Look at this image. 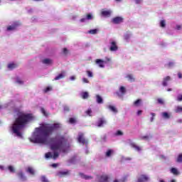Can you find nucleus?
Here are the masks:
<instances>
[{"label": "nucleus", "instance_id": "423d86ee", "mask_svg": "<svg viewBox=\"0 0 182 182\" xmlns=\"http://www.w3.org/2000/svg\"><path fill=\"white\" fill-rule=\"evenodd\" d=\"M112 14H113V11H112V9L102 10L101 11V15L104 18H110V16H112Z\"/></svg>", "mask_w": 182, "mask_h": 182}, {"label": "nucleus", "instance_id": "37998d69", "mask_svg": "<svg viewBox=\"0 0 182 182\" xmlns=\"http://www.w3.org/2000/svg\"><path fill=\"white\" fill-rule=\"evenodd\" d=\"M87 75L88 77H93V73L90 70L87 71Z\"/></svg>", "mask_w": 182, "mask_h": 182}, {"label": "nucleus", "instance_id": "58836bf2", "mask_svg": "<svg viewBox=\"0 0 182 182\" xmlns=\"http://www.w3.org/2000/svg\"><path fill=\"white\" fill-rule=\"evenodd\" d=\"M177 163H182V154H180L177 159H176Z\"/></svg>", "mask_w": 182, "mask_h": 182}, {"label": "nucleus", "instance_id": "a878e982", "mask_svg": "<svg viewBox=\"0 0 182 182\" xmlns=\"http://www.w3.org/2000/svg\"><path fill=\"white\" fill-rule=\"evenodd\" d=\"M41 62L43 65H52V60L50 58H44Z\"/></svg>", "mask_w": 182, "mask_h": 182}, {"label": "nucleus", "instance_id": "a211bd4d", "mask_svg": "<svg viewBox=\"0 0 182 182\" xmlns=\"http://www.w3.org/2000/svg\"><path fill=\"white\" fill-rule=\"evenodd\" d=\"M142 105L143 100L141 99L136 100L133 103V106H134V107H140V106H141Z\"/></svg>", "mask_w": 182, "mask_h": 182}, {"label": "nucleus", "instance_id": "f3484780", "mask_svg": "<svg viewBox=\"0 0 182 182\" xmlns=\"http://www.w3.org/2000/svg\"><path fill=\"white\" fill-rule=\"evenodd\" d=\"M99 182H109V176L107 175H102L98 178Z\"/></svg>", "mask_w": 182, "mask_h": 182}, {"label": "nucleus", "instance_id": "5fc2aeb1", "mask_svg": "<svg viewBox=\"0 0 182 182\" xmlns=\"http://www.w3.org/2000/svg\"><path fill=\"white\" fill-rule=\"evenodd\" d=\"M70 123H71V124H73V123H76V119L75 118H70Z\"/></svg>", "mask_w": 182, "mask_h": 182}, {"label": "nucleus", "instance_id": "b1692460", "mask_svg": "<svg viewBox=\"0 0 182 182\" xmlns=\"http://www.w3.org/2000/svg\"><path fill=\"white\" fill-rule=\"evenodd\" d=\"M170 173H171V174H173V176H179L180 174V171L176 168H171L170 169Z\"/></svg>", "mask_w": 182, "mask_h": 182}, {"label": "nucleus", "instance_id": "cd10ccee", "mask_svg": "<svg viewBox=\"0 0 182 182\" xmlns=\"http://www.w3.org/2000/svg\"><path fill=\"white\" fill-rule=\"evenodd\" d=\"M113 154H114V151L113 149H108L105 153L106 157H112Z\"/></svg>", "mask_w": 182, "mask_h": 182}, {"label": "nucleus", "instance_id": "6e6d98bb", "mask_svg": "<svg viewBox=\"0 0 182 182\" xmlns=\"http://www.w3.org/2000/svg\"><path fill=\"white\" fill-rule=\"evenodd\" d=\"M63 53H64V55H68V53H69V50H68V48H63Z\"/></svg>", "mask_w": 182, "mask_h": 182}, {"label": "nucleus", "instance_id": "4be33fe9", "mask_svg": "<svg viewBox=\"0 0 182 182\" xmlns=\"http://www.w3.org/2000/svg\"><path fill=\"white\" fill-rule=\"evenodd\" d=\"M95 100L98 105H103V98L102 97V96L96 95Z\"/></svg>", "mask_w": 182, "mask_h": 182}, {"label": "nucleus", "instance_id": "f8f14e48", "mask_svg": "<svg viewBox=\"0 0 182 182\" xmlns=\"http://www.w3.org/2000/svg\"><path fill=\"white\" fill-rule=\"evenodd\" d=\"M17 176L21 181H26L28 180V178H26V176H25L22 171H18Z\"/></svg>", "mask_w": 182, "mask_h": 182}, {"label": "nucleus", "instance_id": "4d7b16f0", "mask_svg": "<svg viewBox=\"0 0 182 182\" xmlns=\"http://www.w3.org/2000/svg\"><path fill=\"white\" fill-rule=\"evenodd\" d=\"M64 112H69L70 108L68 106H64Z\"/></svg>", "mask_w": 182, "mask_h": 182}, {"label": "nucleus", "instance_id": "6ab92c4d", "mask_svg": "<svg viewBox=\"0 0 182 182\" xmlns=\"http://www.w3.org/2000/svg\"><path fill=\"white\" fill-rule=\"evenodd\" d=\"M57 176H58V177H65V176H69V171H58L57 173Z\"/></svg>", "mask_w": 182, "mask_h": 182}, {"label": "nucleus", "instance_id": "f257e3e1", "mask_svg": "<svg viewBox=\"0 0 182 182\" xmlns=\"http://www.w3.org/2000/svg\"><path fill=\"white\" fill-rule=\"evenodd\" d=\"M59 127H60V124H42L38 128H36L35 132L29 139L31 143L50 146L53 152L46 153L45 154L46 159L56 160L60 153H68L70 147L65 136L62 135H57L53 138L49 137Z\"/></svg>", "mask_w": 182, "mask_h": 182}, {"label": "nucleus", "instance_id": "f704fd0d", "mask_svg": "<svg viewBox=\"0 0 182 182\" xmlns=\"http://www.w3.org/2000/svg\"><path fill=\"white\" fill-rule=\"evenodd\" d=\"M97 32H99V29L95 28L88 31L87 33H89L90 35H97Z\"/></svg>", "mask_w": 182, "mask_h": 182}, {"label": "nucleus", "instance_id": "2eb2a0df", "mask_svg": "<svg viewBox=\"0 0 182 182\" xmlns=\"http://www.w3.org/2000/svg\"><path fill=\"white\" fill-rule=\"evenodd\" d=\"M106 109H108L110 112H112V113H117V108L114 105H108L106 106Z\"/></svg>", "mask_w": 182, "mask_h": 182}, {"label": "nucleus", "instance_id": "c9c22d12", "mask_svg": "<svg viewBox=\"0 0 182 182\" xmlns=\"http://www.w3.org/2000/svg\"><path fill=\"white\" fill-rule=\"evenodd\" d=\"M175 65H176V62H174V61H171V62H169V63L166 65V66H167L168 68H173V66H175Z\"/></svg>", "mask_w": 182, "mask_h": 182}, {"label": "nucleus", "instance_id": "ddd939ff", "mask_svg": "<svg viewBox=\"0 0 182 182\" xmlns=\"http://www.w3.org/2000/svg\"><path fill=\"white\" fill-rule=\"evenodd\" d=\"M107 122L105 118H100L97 122V127H104L105 124H107Z\"/></svg>", "mask_w": 182, "mask_h": 182}, {"label": "nucleus", "instance_id": "9b49d317", "mask_svg": "<svg viewBox=\"0 0 182 182\" xmlns=\"http://www.w3.org/2000/svg\"><path fill=\"white\" fill-rule=\"evenodd\" d=\"M123 17L122 16H117L112 19V23H114L115 25H119V23H122L123 22Z\"/></svg>", "mask_w": 182, "mask_h": 182}, {"label": "nucleus", "instance_id": "a19ab883", "mask_svg": "<svg viewBox=\"0 0 182 182\" xmlns=\"http://www.w3.org/2000/svg\"><path fill=\"white\" fill-rule=\"evenodd\" d=\"M8 169L10 171V173H15V168H14V166H9L8 167Z\"/></svg>", "mask_w": 182, "mask_h": 182}, {"label": "nucleus", "instance_id": "393cba45", "mask_svg": "<svg viewBox=\"0 0 182 182\" xmlns=\"http://www.w3.org/2000/svg\"><path fill=\"white\" fill-rule=\"evenodd\" d=\"M14 82L15 83H17V85H23V80H22L21 77L18 76L14 77Z\"/></svg>", "mask_w": 182, "mask_h": 182}, {"label": "nucleus", "instance_id": "f03ea898", "mask_svg": "<svg viewBox=\"0 0 182 182\" xmlns=\"http://www.w3.org/2000/svg\"><path fill=\"white\" fill-rule=\"evenodd\" d=\"M14 122L10 126V133L14 137L18 139H23L22 135V129L28 124V122L33 120V115L31 114L25 113L22 111H16L14 112Z\"/></svg>", "mask_w": 182, "mask_h": 182}, {"label": "nucleus", "instance_id": "69168bd1", "mask_svg": "<svg viewBox=\"0 0 182 182\" xmlns=\"http://www.w3.org/2000/svg\"><path fill=\"white\" fill-rule=\"evenodd\" d=\"M0 170H4V166L0 165Z\"/></svg>", "mask_w": 182, "mask_h": 182}, {"label": "nucleus", "instance_id": "774afa93", "mask_svg": "<svg viewBox=\"0 0 182 182\" xmlns=\"http://www.w3.org/2000/svg\"><path fill=\"white\" fill-rule=\"evenodd\" d=\"M171 182H176V180L173 179L171 181Z\"/></svg>", "mask_w": 182, "mask_h": 182}, {"label": "nucleus", "instance_id": "20e7f679", "mask_svg": "<svg viewBox=\"0 0 182 182\" xmlns=\"http://www.w3.org/2000/svg\"><path fill=\"white\" fill-rule=\"evenodd\" d=\"M21 23L16 21L14 23H13L11 25L8 26L6 31L7 32H12L14 31H15L16 29V28H18V26H20Z\"/></svg>", "mask_w": 182, "mask_h": 182}, {"label": "nucleus", "instance_id": "2f4dec72", "mask_svg": "<svg viewBox=\"0 0 182 182\" xmlns=\"http://www.w3.org/2000/svg\"><path fill=\"white\" fill-rule=\"evenodd\" d=\"M80 97H82V99H88L89 98V92H82L80 93Z\"/></svg>", "mask_w": 182, "mask_h": 182}, {"label": "nucleus", "instance_id": "0eeeda50", "mask_svg": "<svg viewBox=\"0 0 182 182\" xmlns=\"http://www.w3.org/2000/svg\"><path fill=\"white\" fill-rule=\"evenodd\" d=\"M77 141L81 144H86L87 143V139H85V136L82 133H79L78 137H77Z\"/></svg>", "mask_w": 182, "mask_h": 182}, {"label": "nucleus", "instance_id": "79ce46f5", "mask_svg": "<svg viewBox=\"0 0 182 182\" xmlns=\"http://www.w3.org/2000/svg\"><path fill=\"white\" fill-rule=\"evenodd\" d=\"M48 92H52V87H47L46 89H44L45 93H48Z\"/></svg>", "mask_w": 182, "mask_h": 182}, {"label": "nucleus", "instance_id": "6e6552de", "mask_svg": "<svg viewBox=\"0 0 182 182\" xmlns=\"http://www.w3.org/2000/svg\"><path fill=\"white\" fill-rule=\"evenodd\" d=\"M18 66H19V64H18V63L11 62L7 64V69L9 70H14V69H16Z\"/></svg>", "mask_w": 182, "mask_h": 182}, {"label": "nucleus", "instance_id": "bb28decb", "mask_svg": "<svg viewBox=\"0 0 182 182\" xmlns=\"http://www.w3.org/2000/svg\"><path fill=\"white\" fill-rule=\"evenodd\" d=\"M131 147H132V149H134V150H136V151H139V152L141 151V147L137 146L134 143L131 144Z\"/></svg>", "mask_w": 182, "mask_h": 182}, {"label": "nucleus", "instance_id": "603ef678", "mask_svg": "<svg viewBox=\"0 0 182 182\" xmlns=\"http://www.w3.org/2000/svg\"><path fill=\"white\" fill-rule=\"evenodd\" d=\"M134 1V4H136V5H139L140 4H141V2H143V0H132Z\"/></svg>", "mask_w": 182, "mask_h": 182}, {"label": "nucleus", "instance_id": "13d9d810", "mask_svg": "<svg viewBox=\"0 0 182 182\" xmlns=\"http://www.w3.org/2000/svg\"><path fill=\"white\" fill-rule=\"evenodd\" d=\"M82 82L84 83H89V80H87V78H86V77H83L82 78Z\"/></svg>", "mask_w": 182, "mask_h": 182}, {"label": "nucleus", "instance_id": "72a5a7b5", "mask_svg": "<svg viewBox=\"0 0 182 182\" xmlns=\"http://www.w3.org/2000/svg\"><path fill=\"white\" fill-rule=\"evenodd\" d=\"M80 176L81 177V178H84L85 180H92V176L85 175V173H80Z\"/></svg>", "mask_w": 182, "mask_h": 182}, {"label": "nucleus", "instance_id": "c756f323", "mask_svg": "<svg viewBox=\"0 0 182 182\" xmlns=\"http://www.w3.org/2000/svg\"><path fill=\"white\" fill-rule=\"evenodd\" d=\"M161 117H162L163 119H166V120L168 119H170V114H168V112H162V113L161 114Z\"/></svg>", "mask_w": 182, "mask_h": 182}, {"label": "nucleus", "instance_id": "864d4df0", "mask_svg": "<svg viewBox=\"0 0 182 182\" xmlns=\"http://www.w3.org/2000/svg\"><path fill=\"white\" fill-rule=\"evenodd\" d=\"M85 113L88 115V116H92V109H89L87 111L85 112Z\"/></svg>", "mask_w": 182, "mask_h": 182}, {"label": "nucleus", "instance_id": "a18cd8bd", "mask_svg": "<svg viewBox=\"0 0 182 182\" xmlns=\"http://www.w3.org/2000/svg\"><path fill=\"white\" fill-rule=\"evenodd\" d=\"M115 136H123V132L120 130H118L115 132Z\"/></svg>", "mask_w": 182, "mask_h": 182}, {"label": "nucleus", "instance_id": "5701e85b", "mask_svg": "<svg viewBox=\"0 0 182 182\" xmlns=\"http://www.w3.org/2000/svg\"><path fill=\"white\" fill-rule=\"evenodd\" d=\"M130 38H132V33L130 32H127L124 35V39L126 42H130Z\"/></svg>", "mask_w": 182, "mask_h": 182}, {"label": "nucleus", "instance_id": "49530a36", "mask_svg": "<svg viewBox=\"0 0 182 182\" xmlns=\"http://www.w3.org/2000/svg\"><path fill=\"white\" fill-rule=\"evenodd\" d=\"M176 100H177V102H182V95L181 94H180L177 96Z\"/></svg>", "mask_w": 182, "mask_h": 182}, {"label": "nucleus", "instance_id": "3c124183", "mask_svg": "<svg viewBox=\"0 0 182 182\" xmlns=\"http://www.w3.org/2000/svg\"><path fill=\"white\" fill-rule=\"evenodd\" d=\"M41 113H43L44 116H48V114L46 113V111L45 110L44 108H41Z\"/></svg>", "mask_w": 182, "mask_h": 182}, {"label": "nucleus", "instance_id": "09e8293b", "mask_svg": "<svg viewBox=\"0 0 182 182\" xmlns=\"http://www.w3.org/2000/svg\"><path fill=\"white\" fill-rule=\"evenodd\" d=\"M157 102H158V103H159V105H164V100H163V99H161V98H159L157 100Z\"/></svg>", "mask_w": 182, "mask_h": 182}, {"label": "nucleus", "instance_id": "4c0bfd02", "mask_svg": "<svg viewBox=\"0 0 182 182\" xmlns=\"http://www.w3.org/2000/svg\"><path fill=\"white\" fill-rule=\"evenodd\" d=\"M161 28H166V20H161L159 23Z\"/></svg>", "mask_w": 182, "mask_h": 182}, {"label": "nucleus", "instance_id": "4468645a", "mask_svg": "<svg viewBox=\"0 0 182 182\" xmlns=\"http://www.w3.org/2000/svg\"><path fill=\"white\" fill-rule=\"evenodd\" d=\"M171 80V76H166L164 77L163 81H162V85L166 87V86H168V82Z\"/></svg>", "mask_w": 182, "mask_h": 182}, {"label": "nucleus", "instance_id": "473e14b6", "mask_svg": "<svg viewBox=\"0 0 182 182\" xmlns=\"http://www.w3.org/2000/svg\"><path fill=\"white\" fill-rule=\"evenodd\" d=\"M26 172L29 173V174H31V176H35V169H33V168L32 167H28L26 169Z\"/></svg>", "mask_w": 182, "mask_h": 182}, {"label": "nucleus", "instance_id": "7ed1b4c3", "mask_svg": "<svg viewBox=\"0 0 182 182\" xmlns=\"http://www.w3.org/2000/svg\"><path fill=\"white\" fill-rule=\"evenodd\" d=\"M110 52H117L119 47L117 46V42L116 41L111 40L109 41V48Z\"/></svg>", "mask_w": 182, "mask_h": 182}, {"label": "nucleus", "instance_id": "0e129e2a", "mask_svg": "<svg viewBox=\"0 0 182 182\" xmlns=\"http://www.w3.org/2000/svg\"><path fill=\"white\" fill-rule=\"evenodd\" d=\"M177 123H182V119H178Z\"/></svg>", "mask_w": 182, "mask_h": 182}, {"label": "nucleus", "instance_id": "dca6fc26", "mask_svg": "<svg viewBox=\"0 0 182 182\" xmlns=\"http://www.w3.org/2000/svg\"><path fill=\"white\" fill-rule=\"evenodd\" d=\"M125 79L128 80V82H135L136 78H134V75H133L132 74H127L125 75Z\"/></svg>", "mask_w": 182, "mask_h": 182}, {"label": "nucleus", "instance_id": "bf43d9fd", "mask_svg": "<svg viewBox=\"0 0 182 182\" xmlns=\"http://www.w3.org/2000/svg\"><path fill=\"white\" fill-rule=\"evenodd\" d=\"M70 80H72V81L76 80V76L73 75V76L70 77Z\"/></svg>", "mask_w": 182, "mask_h": 182}, {"label": "nucleus", "instance_id": "e433bc0d", "mask_svg": "<svg viewBox=\"0 0 182 182\" xmlns=\"http://www.w3.org/2000/svg\"><path fill=\"white\" fill-rule=\"evenodd\" d=\"M103 61H104V63H110V62H112V58L105 57Z\"/></svg>", "mask_w": 182, "mask_h": 182}, {"label": "nucleus", "instance_id": "c03bdc74", "mask_svg": "<svg viewBox=\"0 0 182 182\" xmlns=\"http://www.w3.org/2000/svg\"><path fill=\"white\" fill-rule=\"evenodd\" d=\"M175 29H176V31H181V29H182V24H177L176 26V28H175Z\"/></svg>", "mask_w": 182, "mask_h": 182}, {"label": "nucleus", "instance_id": "e2e57ef3", "mask_svg": "<svg viewBox=\"0 0 182 182\" xmlns=\"http://www.w3.org/2000/svg\"><path fill=\"white\" fill-rule=\"evenodd\" d=\"M51 166H52V167H54V168L58 167V164H53Z\"/></svg>", "mask_w": 182, "mask_h": 182}, {"label": "nucleus", "instance_id": "39448f33", "mask_svg": "<svg viewBox=\"0 0 182 182\" xmlns=\"http://www.w3.org/2000/svg\"><path fill=\"white\" fill-rule=\"evenodd\" d=\"M137 180L140 182H148L150 181V176L146 174H141L137 177Z\"/></svg>", "mask_w": 182, "mask_h": 182}, {"label": "nucleus", "instance_id": "aec40b11", "mask_svg": "<svg viewBox=\"0 0 182 182\" xmlns=\"http://www.w3.org/2000/svg\"><path fill=\"white\" fill-rule=\"evenodd\" d=\"M65 76H66V72L63 71L60 74H59L54 78V80H60V79H63Z\"/></svg>", "mask_w": 182, "mask_h": 182}, {"label": "nucleus", "instance_id": "680f3d73", "mask_svg": "<svg viewBox=\"0 0 182 182\" xmlns=\"http://www.w3.org/2000/svg\"><path fill=\"white\" fill-rule=\"evenodd\" d=\"M178 77L179 79H182V74H181V73H178Z\"/></svg>", "mask_w": 182, "mask_h": 182}, {"label": "nucleus", "instance_id": "de8ad7c7", "mask_svg": "<svg viewBox=\"0 0 182 182\" xmlns=\"http://www.w3.org/2000/svg\"><path fill=\"white\" fill-rule=\"evenodd\" d=\"M9 105H11V103L5 104L4 105H0V110L8 107V106H9Z\"/></svg>", "mask_w": 182, "mask_h": 182}, {"label": "nucleus", "instance_id": "ea45409f", "mask_svg": "<svg viewBox=\"0 0 182 182\" xmlns=\"http://www.w3.org/2000/svg\"><path fill=\"white\" fill-rule=\"evenodd\" d=\"M41 181H42V182H49V181L48 180V178L45 176H43L41 177Z\"/></svg>", "mask_w": 182, "mask_h": 182}, {"label": "nucleus", "instance_id": "9d476101", "mask_svg": "<svg viewBox=\"0 0 182 182\" xmlns=\"http://www.w3.org/2000/svg\"><path fill=\"white\" fill-rule=\"evenodd\" d=\"M126 93V87L124 86H120L119 92H117V95L119 97H123Z\"/></svg>", "mask_w": 182, "mask_h": 182}, {"label": "nucleus", "instance_id": "1a4fd4ad", "mask_svg": "<svg viewBox=\"0 0 182 182\" xmlns=\"http://www.w3.org/2000/svg\"><path fill=\"white\" fill-rule=\"evenodd\" d=\"M93 20V15L92 14H88L86 15L85 17H83L80 20V22L81 23H85L87 22V21H92Z\"/></svg>", "mask_w": 182, "mask_h": 182}, {"label": "nucleus", "instance_id": "052dcab7", "mask_svg": "<svg viewBox=\"0 0 182 182\" xmlns=\"http://www.w3.org/2000/svg\"><path fill=\"white\" fill-rule=\"evenodd\" d=\"M141 113H143V111H142V110H139V111L136 112V114H137V116H141Z\"/></svg>", "mask_w": 182, "mask_h": 182}, {"label": "nucleus", "instance_id": "8fccbe9b", "mask_svg": "<svg viewBox=\"0 0 182 182\" xmlns=\"http://www.w3.org/2000/svg\"><path fill=\"white\" fill-rule=\"evenodd\" d=\"M151 116H152L150 119V122H153L154 120V116H156V114H154V112H151Z\"/></svg>", "mask_w": 182, "mask_h": 182}, {"label": "nucleus", "instance_id": "7c9ffc66", "mask_svg": "<svg viewBox=\"0 0 182 182\" xmlns=\"http://www.w3.org/2000/svg\"><path fill=\"white\" fill-rule=\"evenodd\" d=\"M173 111L175 113H182V107L180 105L176 106Z\"/></svg>", "mask_w": 182, "mask_h": 182}, {"label": "nucleus", "instance_id": "412c9836", "mask_svg": "<svg viewBox=\"0 0 182 182\" xmlns=\"http://www.w3.org/2000/svg\"><path fill=\"white\" fill-rule=\"evenodd\" d=\"M95 63L99 68H105V61H103V60L97 59Z\"/></svg>", "mask_w": 182, "mask_h": 182}, {"label": "nucleus", "instance_id": "338daca9", "mask_svg": "<svg viewBox=\"0 0 182 182\" xmlns=\"http://www.w3.org/2000/svg\"><path fill=\"white\" fill-rule=\"evenodd\" d=\"M113 182H119V180L115 179V180H114V181H113Z\"/></svg>", "mask_w": 182, "mask_h": 182}, {"label": "nucleus", "instance_id": "c85d7f7f", "mask_svg": "<svg viewBox=\"0 0 182 182\" xmlns=\"http://www.w3.org/2000/svg\"><path fill=\"white\" fill-rule=\"evenodd\" d=\"M152 136L151 135H144V136H141L139 137L140 140H146L149 141L150 140V139H152Z\"/></svg>", "mask_w": 182, "mask_h": 182}]
</instances>
